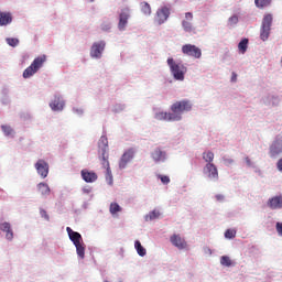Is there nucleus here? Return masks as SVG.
<instances>
[{"instance_id":"obj_1","label":"nucleus","mask_w":282,"mask_h":282,"mask_svg":"<svg viewBox=\"0 0 282 282\" xmlns=\"http://www.w3.org/2000/svg\"><path fill=\"white\" fill-rule=\"evenodd\" d=\"M98 154L101 160V166L106 169V182L109 186H113V174L109 166V140L107 134H102L98 141Z\"/></svg>"},{"instance_id":"obj_2","label":"nucleus","mask_w":282,"mask_h":282,"mask_svg":"<svg viewBox=\"0 0 282 282\" xmlns=\"http://www.w3.org/2000/svg\"><path fill=\"white\" fill-rule=\"evenodd\" d=\"M191 109H193V104H191V101L188 100L176 101L170 107L171 115H172L171 119L174 120V122H180L182 120V116L191 111Z\"/></svg>"},{"instance_id":"obj_3","label":"nucleus","mask_w":282,"mask_h":282,"mask_svg":"<svg viewBox=\"0 0 282 282\" xmlns=\"http://www.w3.org/2000/svg\"><path fill=\"white\" fill-rule=\"evenodd\" d=\"M166 63L174 80L184 82L188 68L182 62H176L173 57H169Z\"/></svg>"},{"instance_id":"obj_4","label":"nucleus","mask_w":282,"mask_h":282,"mask_svg":"<svg viewBox=\"0 0 282 282\" xmlns=\"http://www.w3.org/2000/svg\"><path fill=\"white\" fill-rule=\"evenodd\" d=\"M45 61H47L45 55L35 57L31 65L23 72V78H32V76H34L43 65H45Z\"/></svg>"},{"instance_id":"obj_5","label":"nucleus","mask_w":282,"mask_h":282,"mask_svg":"<svg viewBox=\"0 0 282 282\" xmlns=\"http://www.w3.org/2000/svg\"><path fill=\"white\" fill-rule=\"evenodd\" d=\"M272 14L268 13L263 17L260 28V39L265 42L270 39V32H272Z\"/></svg>"},{"instance_id":"obj_6","label":"nucleus","mask_w":282,"mask_h":282,"mask_svg":"<svg viewBox=\"0 0 282 282\" xmlns=\"http://www.w3.org/2000/svg\"><path fill=\"white\" fill-rule=\"evenodd\" d=\"M169 17H171V7L163 6L156 10L154 23L156 25H164L169 21Z\"/></svg>"},{"instance_id":"obj_7","label":"nucleus","mask_w":282,"mask_h":282,"mask_svg":"<svg viewBox=\"0 0 282 282\" xmlns=\"http://www.w3.org/2000/svg\"><path fill=\"white\" fill-rule=\"evenodd\" d=\"M280 155H282V137H275L269 145V158L276 160Z\"/></svg>"},{"instance_id":"obj_8","label":"nucleus","mask_w":282,"mask_h":282,"mask_svg":"<svg viewBox=\"0 0 282 282\" xmlns=\"http://www.w3.org/2000/svg\"><path fill=\"white\" fill-rule=\"evenodd\" d=\"M105 47H107V42L98 41L94 42L90 47V58H95L96 61H100L102 58V54L105 52Z\"/></svg>"},{"instance_id":"obj_9","label":"nucleus","mask_w":282,"mask_h":282,"mask_svg":"<svg viewBox=\"0 0 282 282\" xmlns=\"http://www.w3.org/2000/svg\"><path fill=\"white\" fill-rule=\"evenodd\" d=\"M134 158H135V149L130 148L126 150L119 160L120 171H123V169H127V166L131 164Z\"/></svg>"},{"instance_id":"obj_10","label":"nucleus","mask_w":282,"mask_h":282,"mask_svg":"<svg viewBox=\"0 0 282 282\" xmlns=\"http://www.w3.org/2000/svg\"><path fill=\"white\" fill-rule=\"evenodd\" d=\"M203 173L210 182H217L219 180V171L214 163H206Z\"/></svg>"},{"instance_id":"obj_11","label":"nucleus","mask_w":282,"mask_h":282,"mask_svg":"<svg viewBox=\"0 0 282 282\" xmlns=\"http://www.w3.org/2000/svg\"><path fill=\"white\" fill-rule=\"evenodd\" d=\"M48 107L52 111H63V109H65V99L63 98V95L56 93L51 99Z\"/></svg>"},{"instance_id":"obj_12","label":"nucleus","mask_w":282,"mask_h":282,"mask_svg":"<svg viewBox=\"0 0 282 282\" xmlns=\"http://www.w3.org/2000/svg\"><path fill=\"white\" fill-rule=\"evenodd\" d=\"M129 19H131V12L129 9H122L119 13V22H118V30L119 32H124L127 26L129 25Z\"/></svg>"},{"instance_id":"obj_13","label":"nucleus","mask_w":282,"mask_h":282,"mask_svg":"<svg viewBox=\"0 0 282 282\" xmlns=\"http://www.w3.org/2000/svg\"><path fill=\"white\" fill-rule=\"evenodd\" d=\"M181 25L186 34L195 33V25H193V12L185 13V18L182 20Z\"/></svg>"},{"instance_id":"obj_14","label":"nucleus","mask_w":282,"mask_h":282,"mask_svg":"<svg viewBox=\"0 0 282 282\" xmlns=\"http://www.w3.org/2000/svg\"><path fill=\"white\" fill-rule=\"evenodd\" d=\"M182 52L186 56H193V58H202V48L193 44H185L182 46Z\"/></svg>"},{"instance_id":"obj_15","label":"nucleus","mask_w":282,"mask_h":282,"mask_svg":"<svg viewBox=\"0 0 282 282\" xmlns=\"http://www.w3.org/2000/svg\"><path fill=\"white\" fill-rule=\"evenodd\" d=\"M35 170L42 180H45V177L50 175V164L43 159L37 160L35 163Z\"/></svg>"},{"instance_id":"obj_16","label":"nucleus","mask_w":282,"mask_h":282,"mask_svg":"<svg viewBox=\"0 0 282 282\" xmlns=\"http://www.w3.org/2000/svg\"><path fill=\"white\" fill-rule=\"evenodd\" d=\"M151 158L155 164H162L169 159V154L166 151L161 150L160 148H155L151 152Z\"/></svg>"},{"instance_id":"obj_17","label":"nucleus","mask_w":282,"mask_h":282,"mask_svg":"<svg viewBox=\"0 0 282 282\" xmlns=\"http://www.w3.org/2000/svg\"><path fill=\"white\" fill-rule=\"evenodd\" d=\"M82 178L86 184H94V182L98 181V174L94 171H89L87 169H84L80 171Z\"/></svg>"},{"instance_id":"obj_18","label":"nucleus","mask_w":282,"mask_h":282,"mask_svg":"<svg viewBox=\"0 0 282 282\" xmlns=\"http://www.w3.org/2000/svg\"><path fill=\"white\" fill-rule=\"evenodd\" d=\"M170 242L174 245L177 249L184 250L187 248V242L180 235L174 234L170 237Z\"/></svg>"},{"instance_id":"obj_19","label":"nucleus","mask_w":282,"mask_h":282,"mask_svg":"<svg viewBox=\"0 0 282 282\" xmlns=\"http://www.w3.org/2000/svg\"><path fill=\"white\" fill-rule=\"evenodd\" d=\"M173 116L171 112L162 111V110H154V119L160 120L163 122H174V119H172Z\"/></svg>"},{"instance_id":"obj_20","label":"nucleus","mask_w":282,"mask_h":282,"mask_svg":"<svg viewBox=\"0 0 282 282\" xmlns=\"http://www.w3.org/2000/svg\"><path fill=\"white\" fill-rule=\"evenodd\" d=\"M12 21H13V17L11 12L0 11V28H7V25H10Z\"/></svg>"},{"instance_id":"obj_21","label":"nucleus","mask_w":282,"mask_h":282,"mask_svg":"<svg viewBox=\"0 0 282 282\" xmlns=\"http://www.w3.org/2000/svg\"><path fill=\"white\" fill-rule=\"evenodd\" d=\"M0 230L6 232V239L8 241H13L14 239V232L12 230V227L10 226L9 223L4 221L0 224Z\"/></svg>"},{"instance_id":"obj_22","label":"nucleus","mask_w":282,"mask_h":282,"mask_svg":"<svg viewBox=\"0 0 282 282\" xmlns=\"http://www.w3.org/2000/svg\"><path fill=\"white\" fill-rule=\"evenodd\" d=\"M267 206H269V208H272V210H276V208H282V196L269 198Z\"/></svg>"},{"instance_id":"obj_23","label":"nucleus","mask_w":282,"mask_h":282,"mask_svg":"<svg viewBox=\"0 0 282 282\" xmlns=\"http://www.w3.org/2000/svg\"><path fill=\"white\" fill-rule=\"evenodd\" d=\"M66 230H67L69 239H70V241H73L74 246L82 243L83 237L80 234L72 230L70 227H67Z\"/></svg>"},{"instance_id":"obj_24","label":"nucleus","mask_w":282,"mask_h":282,"mask_svg":"<svg viewBox=\"0 0 282 282\" xmlns=\"http://www.w3.org/2000/svg\"><path fill=\"white\" fill-rule=\"evenodd\" d=\"M37 191L42 197H50V193H52V189L50 188V185H47V183H39Z\"/></svg>"},{"instance_id":"obj_25","label":"nucleus","mask_w":282,"mask_h":282,"mask_svg":"<svg viewBox=\"0 0 282 282\" xmlns=\"http://www.w3.org/2000/svg\"><path fill=\"white\" fill-rule=\"evenodd\" d=\"M280 102L281 99L274 95H269L264 99V105H268L269 107H279Z\"/></svg>"},{"instance_id":"obj_26","label":"nucleus","mask_w":282,"mask_h":282,"mask_svg":"<svg viewBox=\"0 0 282 282\" xmlns=\"http://www.w3.org/2000/svg\"><path fill=\"white\" fill-rule=\"evenodd\" d=\"M203 160L206 162V164H213V161L215 160V153H213L210 150L203 152Z\"/></svg>"},{"instance_id":"obj_27","label":"nucleus","mask_w":282,"mask_h":282,"mask_svg":"<svg viewBox=\"0 0 282 282\" xmlns=\"http://www.w3.org/2000/svg\"><path fill=\"white\" fill-rule=\"evenodd\" d=\"M134 248L137 250V253L139 257H145L147 256V249L143 248L141 242L139 240H135Z\"/></svg>"},{"instance_id":"obj_28","label":"nucleus","mask_w":282,"mask_h":282,"mask_svg":"<svg viewBox=\"0 0 282 282\" xmlns=\"http://www.w3.org/2000/svg\"><path fill=\"white\" fill-rule=\"evenodd\" d=\"M140 8H141V12L145 17H151V4H149V2H141Z\"/></svg>"},{"instance_id":"obj_29","label":"nucleus","mask_w":282,"mask_h":282,"mask_svg":"<svg viewBox=\"0 0 282 282\" xmlns=\"http://www.w3.org/2000/svg\"><path fill=\"white\" fill-rule=\"evenodd\" d=\"M238 50H239L240 54H245L246 52H248V39H242L238 43Z\"/></svg>"},{"instance_id":"obj_30","label":"nucleus","mask_w":282,"mask_h":282,"mask_svg":"<svg viewBox=\"0 0 282 282\" xmlns=\"http://www.w3.org/2000/svg\"><path fill=\"white\" fill-rule=\"evenodd\" d=\"M127 109L124 104H115L111 108L112 113H122Z\"/></svg>"},{"instance_id":"obj_31","label":"nucleus","mask_w":282,"mask_h":282,"mask_svg":"<svg viewBox=\"0 0 282 282\" xmlns=\"http://www.w3.org/2000/svg\"><path fill=\"white\" fill-rule=\"evenodd\" d=\"M1 129L7 138H14V130L10 126H1Z\"/></svg>"},{"instance_id":"obj_32","label":"nucleus","mask_w":282,"mask_h":282,"mask_svg":"<svg viewBox=\"0 0 282 282\" xmlns=\"http://www.w3.org/2000/svg\"><path fill=\"white\" fill-rule=\"evenodd\" d=\"M220 263H221V265H224L226 268H230L234 265L232 260L228 256H223L220 259Z\"/></svg>"},{"instance_id":"obj_33","label":"nucleus","mask_w":282,"mask_h":282,"mask_svg":"<svg viewBox=\"0 0 282 282\" xmlns=\"http://www.w3.org/2000/svg\"><path fill=\"white\" fill-rule=\"evenodd\" d=\"M272 3V0H254L256 8H268Z\"/></svg>"},{"instance_id":"obj_34","label":"nucleus","mask_w":282,"mask_h":282,"mask_svg":"<svg viewBox=\"0 0 282 282\" xmlns=\"http://www.w3.org/2000/svg\"><path fill=\"white\" fill-rule=\"evenodd\" d=\"M8 94H10V90L8 88L2 89V98L1 102L2 105H10V97H8Z\"/></svg>"},{"instance_id":"obj_35","label":"nucleus","mask_w":282,"mask_h":282,"mask_svg":"<svg viewBox=\"0 0 282 282\" xmlns=\"http://www.w3.org/2000/svg\"><path fill=\"white\" fill-rule=\"evenodd\" d=\"M75 247H76V253H77V256H78L79 258L84 259V258H85V248H84V246L82 245V242H80V243H76Z\"/></svg>"},{"instance_id":"obj_36","label":"nucleus","mask_w":282,"mask_h":282,"mask_svg":"<svg viewBox=\"0 0 282 282\" xmlns=\"http://www.w3.org/2000/svg\"><path fill=\"white\" fill-rule=\"evenodd\" d=\"M239 23V17L237 14L231 15L228 19V25L229 28H235V25H237Z\"/></svg>"},{"instance_id":"obj_37","label":"nucleus","mask_w":282,"mask_h":282,"mask_svg":"<svg viewBox=\"0 0 282 282\" xmlns=\"http://www.w3.org/2000/svg\"><path fill=\"white\" fill-rule=\"evenodd\" d=\"M236 235H237L236 229H227L225 232V238L231 240L236 238Z\"/></svg>"},{"instance_id":"obj_38","label":"nucleus","mask_w":282,"mask_h":282,"mask_svg":"<svg viewBox=\"0 0 282 282\" xmlns=\"http://www.w3.org/2000/svg\"><path fill=\"white\" fill-rule=\"evenodd\" d=\"M6 43L10 45V47H17L19 45V39L17 37H7Z\"/></svg>"},{"instance_id":"obj_39","label":"nucleus","mask_w":282,"mask_h":282,"mask_svg":"<svg viewBox=\"0 0 282 282\" xmlns=\"http://www.w3.org/2000/svg\"><path fill=\"white\" fill-rule=\"evenodd\" d=\"M109 210L110 213H122V207H120L118 203H111Z\"/></svg>"},{"instance_id":"obj_40","label":"nucleus","mask_w":282,"mask_h":282,"mask_svg":"<svg viewBox=\"0 0 282 282\" xmlns=\"http://www.w3.org/2000/svg\"><path fill=\"white\" fill-rule=\"evenodd\" d=\"M102 32H109V30H111V21L106 20L101 23L100 25Z\"/></svg>"},{"instance_id":"obj_41","label":"nucleus","mask_w":282,"mask_h":282,"mask_svg":"<svg viewBox=\"0 0 282 282\" xmlns=\"http://www.w3.org/2000/svg\"><path fill=\"white\" fill-rule=\"evenodd\" d=\"M221 160L225 166H232V164H235V161L228 155H224Z\"/></svg>"},{"instance_id":"obj_42","label":"nucleus","mask_w":282,"mask_h":282,"mask_svg":"<svg viewBox=\"0 0 282 282\" xmlns=\"http://www.w3.org/2000/svg\"><path fill=\"white\" fill-rule=\"evenodd\" d=\"M158 178L161 180L162 184L166 185L171 183V178L167 175L159 174Z\"/></svg>"},{"instance_id":"obj_43","label":"nucleus","mask_w":282,"mask_h":282,"mask_svg":"<svg viewBox=\"0 0 282 282\" xmlns=\"http://www.w3.org/2000/svg\"><path fill=\"white\" fill-rule=\"evenodd\" d=\"M160 215H161V214H159V213H151V214H148V215L145 216V220H147V221L154 220V219L159 218Z\"/></svg>"},{"instance_id":"obj_44","label":"nucleus","mask_w":282,"mask_h":282,"mask_svg":"<svg viewBox=\"0 0 282 282\" xmlns=\"http://www.w3.org/2000/svg\"><path fill=\"white\" fill-rule=\"evenodd\" d=\"M94 191V188L91 187V186H89V185H86V186H84L83 188H82V193L84 194V195H89V193H91Z\"/></svg>"},{"instance_id":"obj_45","label":"nucleus","mask_w":282,"mask_h":282,"mask_svg":"<svg viewBox=\"0 0 282 282\" xmlns=\"http://www.w3.org/2000/svg\"><path fill=\"white\" fill-rule=\"evenodd\" d=\"M245 162H246L247 166H249L250 169H256L254 162H252V160H250V158L246 156Z\"/></svg>"},{"instance_id":"obj_46","label":"nucleus","mask_w":282,"mask_h":282,"mask_svg":"<svg viewBox=\"0 0 282 282\" xmlns=\"http://www.w3.org/2000/svg\"><path fill=\"white\" fill-rule=\"evenodd\" d=\"M276 232L280 237H282V223L278 221L275 225Z\"/></svg>"},{"instance_id":"obj_47","label":"nucleus","mask_w":282,"mask_h":282,"mask_svg":"<svg viewBox=\"0 0 282 282\" xmlns=\"http://www.w3.org/2000/svg\"><path fill=\"white\" fill-rule=\"evenodd\" d=\"M275 166L279 173H282V158L276 161Z\"/></svg>"},{"instance_id":"obj_48","label":"nucleus","mask_w":282,"mask_h":282,"mask_svg":"<svg viewBox=\"0 0 282 282\" xmlns=\"http://www.w3.org/2000/svg\"><path fill=\"white\" fill-rule=\"evenodd\" d=\"M73 112L77 116H83V113H85V111L82 108H73Z\"/></svg>"},{"instance_id":"obj_49","label":"nucleus","mask_w":282,"mask_h":282,"mask_svg":"<svg viewBox=\"0 0 282 282\" xmlns=\"http://www.w3.org/2000/svg\"><path fill=\"white\" fill-rule=\"evenodd\" d=\"M215 199H216L217 202H224V199H226V197L224 196V194H217V195L215 196Z\"/></svg>"},{"instance_id":"obj_50","label":"nucleus","mask_w":282,"mask_h":282,"mask_svg":"<svg viewBox=\"0 0 282 282\" xmlns=\"http://www.w3.org/2000/svg\"><path fill=\"white\" fill-rule=\"evenodd\" d=\"M254 173H257V175H259V177H263V172L261 171V169L259 167H254Z\"/></svg>"},{"instance_id":"obj_51","label":"nucleus","mask_w":282,"mask_h":282,"mask_svg":"<svg viewBox=\"0 0 282 282\" xmlns=\"http://www.w3.org/2000/svg\"><path fill=\"white\" fill-rule=\"evenodd\" d=\"M231 83H237V73L231 74Z\"/></svg>"},{"instance_id":"obj_52","label":"nucleus","mask_w":282,"mask_h":282,"mask_svg":"<svg viewBox=\"0 0 282 282\" xmlns=\"http://www.w3.org/2000/svg\"><path fill=\"white\" fill-rule=\"evenodd\" d=\"M88 3H94L96 0H86Z\"/></svg>"},{"instance_id":"obj_53","label":"nucleus","mask_w":282,"mask_h":282,"mask_svg":"<svg viewBox=\"0 0 282 282\" xmlns=\"http://www.w3.org/2000/svg\"><path fill=\"white\" fill-rule=\"evenodd\" d=\"M44 218L48 219V216H47V214H44Z\"/></svg>"},{"instance_id":"obj_54","label":"nucleus","mask_w":282,"mask_h":282,"mask_svg":"<svg viewBox=\"0 0 282 282\" xmlns=\"http://www.w3.org/2000/svg\"><path fill=\"white\" fill-rule=\"evenodd\" d=\"M104 282H109L108 280H105Z\"/></svg>"},{"instance_id":"obj_55","label":"nucleus","mask_w":282,"mask_h":282,"mask_svg":"<svg viewBox=\"0 0 282 282\" xmlns=\"http://www.w3.org/2000/svg\"><path fill=\"white\" fill-rule=\"evenodd\" d=\"M152 213H155V210H152Z\"/></svg>"}]
</instances>
